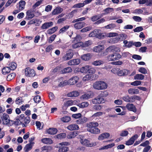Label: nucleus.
Instances as JSON below:
<instances>
[{
  "mask_svg": "<svg viewBox=\"0 0 152 152\" xmlns=\"http://www.w3.org/2000/svg\"><path fill=\"white\" fill-rule=\"evenodd\" d=\"M99 124L96 122H92L86 124V126L88 128L87 130L91 133L98 134L100 132V130L97 127Z\"/></svg>",
  "mask_w": 152,
  "mask_h": 152,
  "instance_id": "f257e3e1",
  "label": "nucleus"
},
{
  "mask_svg": "<svg viewBox=\"0 0 152 152\" xmlns=\"http://www.w3.org/2000/svg\"><path fill=\"white\" fill-rule=\"evenodd\" d=\"M93 88L98 90L104 89L107 88V84L102 81H97L93 85Z\"/></svg>",
  "mask_w": 152,
  "mask_h": 152,
  "instance_id": "f03ea898",
  "label": "nucleus"
},
{
  "mask_svg": "<svg viewBox=\"0 0 152 152\" xmlns=\"http://www.w3.org/2000/svg\"><path fill=\"white\" fill-rule=\"evenodd\" d=\"M122 99L126 102L132 103L135 102V100H140V98L139 96L136 95L129 96L128 95H126L122 97Z\"/></svg>",
  "mask_w": 152,
  "mask_h": 152,
  "instance_id": "7ed1b4c3",
  "label": "nucleus"
},
{
  "mask_svg": "<svg viewBox=\"0 0 152 152\" xmlns=\"http://www.w3.org/2000/svg\"><path fill=\"white\" fill-rule=\"evenodd\" d=\"M59 144L61 145V146L59 147L58 150L59 152H65L69 150L68 148L66 146L70 145L69 143L68 142H63L60 143Z\"/></svg>",
  "mask_w": 152,
  "mask_h": 152,
  "instance_id": "20e7f679",
  "label": "nucleus"
},
{
  "mask_svg": "<svg viewBox=\"0 0 152 152\" xmlns=\"http://www.w3.org/2000/svg\"><path fill=\"white\" fill-rule=\"evenodd\" d=\"M19 120L20 123L22 124H27L30 121L29 117L27 116L25 117L24 114H21L19 116Z\"/></svg>",
  "mask_w": 152,
  "mask_h": 152,
  "instance_id": "39448f33",
  "label": "nucleus"
},
{
  "mask_svg": "<svg viewBox=\"0 0 152 152\" xmlns=\"http://www.w3.org/2000/svg\"><path fill=\"white\" fill-rule=\"evenodd\" d=\"M121 57V55L119 53H114L109 55L107 56V59L109 61H114L119 60Z\"/></svg>",
  "mask_w": 152,
  "mask_h": 152,
  "instance_id": "423d86ee",
  "label": "nucleus"
},
{
  "mask_svg": "<svg viewBox=\"0 0 152 152\" xmlns=\"http://www.w3.org/2000/svg\"><path fill=\"white\" fill-rule=\"evenodd\" d=\"M25 74L27 77H33L35 75L34 70L29 67H27L25 69Z\"/></svg>",
  "mask_w": 152,
  "mask_h": 152,
  "instance_id": "0eeeda50",
  "label": "nucleus"
},
{
  "mask_svg": "<svg viewBox=\"0 0 152 152\" xmlns=\"http://www.w3.org/2000/svg\"><path fill=\"white\" fill-rule=\"evenodd\" d=\"M80 142L83 145L87 147H92L96 145L95 143H90L89 141L86 139H81Z\"/></svg>",
  "mask_w": 152,
  "mask_h": 152,
  "instance_id": "6e6552de",
  "label": "nucleus"
},
{
  "mask_svg": "<svg viewBox=\"0 0 152 152\" xmlns=\"http://www.w3.org/2000/svg\"><path fill=\"white\" fill-rule=\"evenodd\" d=\"M1 118L4 124H9L10 122L9 117L8 115L6 113H4Z\"/></svg>",
  "mask_w": 152,
  "mask_h": 152,
  "instance_id": "1a4fd4ad",
  "label": "nucleus"
},
{
  "mask_svg": "<svg viewBox=\"0 0 152 152\" xmlns=\"http://www.w3.org/2000/svg\"><path fill=\"white\" fill-rule=\"evenodd\" d=\"M93 96V93L89 91L85 93L80 97V99L83 100H86L91 98Z\"/></svg>",
  "mask_w": 152,
  "mask_h": 152,
  "instance_id": "9d476101",
  "label": "nucleus"
},
{
  "mask_svg": "<svg viewBox=\"0 0 152 152\" xmlns=\"http://www.w3.org/2000/svg\"><path fill=\"white\" fill-rule=\"evenodd\" d=\"M92 102L94 104H101L104 103V101L103 98L99 96L92 99Z\"/></svg>",
  "mask_w": 152,
  "mask_h": 152,
  "instance_id": "9b49d317",
  "label": "nucleus"
},
{
  "mask_svg": "<svg viewBox=\"0 0 152 152\" xmlns=\"http://www.w3.org/2000/svg\"><path fill=\"white\" fill-rule=\"evenodd\" d=\"M79 78L77 76H74L70 79L67 81V84L70 85L75 84L78 81Z\"/></svg>",
  "mask_w": 152,
  "mask_h": 152,
  "instance_id": "f8f14e48",
  "label": "nucleus"
},
{
  "mask_svg": "<svg viewBox=\"0 0 152 152\" xmlns=\"http://www.w3.org/2000/svg\"><path fill=\"white\" fill-rule=\"evenodd\" d=\"M138 136L137 134H135L129 140L126 142V145H132L134 142L135 140L138 138Z\"/></svg>",
  "mask_w": 152,
  "mask_h": 152,
  "instance_id": "ddd939ff",
  "label": "nucleus"
},
{
  "mask_svg": "<svg viewBox=\"0 0 152 152\" xmlns=\"http://www.w3.org/2000/svg\"><path fill=\"white\" fill-rule=\"evenodd\" d=\"M126 107L127 109L131 111H132L135 113L137 111V109L135 106L132 104L128 103L126 105Z\"/></svg>",
  "mask_w": 152,
  "mask_h": 152,
  "instance_id": "4468645a",
  "label": "nucleus"
},
{
  "mask_svg": "<svg viewBox=\"0 0 152 152\" xmlns=\"http://www.w3.org/2000/svg\"><path fill=\"white\" fill-rule=\"evenodd\" d=\"M73 56V53L72 52H66L63 57V59L66 61L69 60Z\"/></svg>",
  "mask_w": 152,
  "mask_h": 152,
  "instance_id": "2eb2a0df",
  "label": "nucleus"
},
{
  "mask_svg": "<svg viewBox=\"0 0 152 152\" xmlns=\"http://www.w3.org/2000/svg\"><path fill=\"white\" fill-rule=\"evenodd\" d=\"M87 119L84 117H81L76 121V122L78 124H82L86 122Z\"/></svg>",
  "mask_w": 152,
  "mask_h": 152,
  "instance_id": "dca6fc26",
  "label": "nucleus"
},
{
  "mask_svg": "<svg viewBox=\"0 0 152 152\" xmlns=\"http://www.w3.org/2000/svg\"><path fill=\"white\" fill-rule=\"evenodd\" d=\"M80 63V60L77 58L70 60L68 62V64L69 65H78Z\"/></svg>",
  "mask_w": 152,
  "mask_h": 152,
  "instance_id": "f3484780",
  "label": "nucleus"
},
{
  "mask_svg": "<svg viewBox=\"0 0 152 152\" xmlns=\"http://www.w3.org/2000/svg\"><path fill=\"white\" fill-rule=\"evenodd\" d=\"M53 23L52 22H46L42 24L41 26V28L42 29H46L49 27L52 26Z\"/></svg>",
  "mask_w": 152,
  "mask_h": 152,
  "instance_id": "a211bd4d",
  "label": "nucleus"
},
{
  "mask_svg": "<svg viewBox=\"0 0 152 152\" xmlns=\"http://www.w3.org/2000/svg\"><path fill=\"white\" fill-rule=\"evenodd\" d=\"M85 23L83 22H78L75 23L74 26L76 29H80L85 26Z\"/></svg>",
  "mask_w": 152,
  "mask_h": 152,
  "instance_id": "6ab92c4d",
  "label": "nucleus"
},
{
  "mask_svg": "<svg viewBox=\"0 0 152 152\" xmlns=\"http://www.w3.org/2000/svg\"><path fill=\"white\" fill-rule=\"evenodd\" d=\"M96 37L99 39H103L104 37V35L102 33L101 31L99 29H96Z\"/></svg>",
  "mask_w": 152,
  "mask_h": 152,
  "instance_id": "aec40b11",
  "label": "nucleus"
},
{
  "mask_svg": "<svg viewBox=\"0 0 152 152\" xmlns=\"http://www.w3.org/2000/svg\"><path fill=\"white\" fill-rule=\"evenodd\" d=\"M67 128L70 130H78L79 129V127L78 125L73 124H71L67 127Z\"/></svg>",
  "mask_w": 152,
  "mask_h": 152,
  "instance_id": "412c9836",
  "label": "nucleus"
},
{
  "mask_svg": "<svg viewBox=\"0 0 152 152\" xmlns=\"http://www.w3.org/2000/svg\"><path fill=\"white\" fill-rule=\"evenodd\" d=\"M104 47L103 45H99L93 48V50L96 52H99L104 49Z\"/></svg>",
  "mask_w": 152,
  "mask_h": 152,
  "instance_id": "4be33fe9",
  "label": "nucleus"
},
{
  "mask_svg": "<svg viewBox=\"0 0 152 152\" xmlns=\"http://www.w3.org/2000/svg\"><path fill=\"white\" fill-rule=\"evenodd\" d=\"M63 10L62 8L59 7H57L53 10L52 14L53 15H57L61 13Z\"/></svg>",
  "mask_w": 152,
  "mask_h": 152,
  "instance_id": "5701e85b",
  "label": "nucleus"
},
{
  "mask_svg": "<svg viewBox=\"0 0 152 152\" xmlns=\"http://www.w3.org/2000/svg\"><path fill=\"white\" fill-rule=\"evenodd\" d=\"M78 134V132L77 131L71 132L67 135V137L68 139H71L75 137Z\"/></svg>",
  "mask_w": 152,
  "mask_h": 152,
  "instance_id": "b1692460",
  "label": "nucleus"
},
{
  "mask_svg": "<svg viewBox=\"0 0 152 152\" xmlns=\"http://www.w3.org/2000/svg\"><path fill=\"white\" fill-rule=\"evenodd\" d=\"M110 135V134L108 133H104L99 136L98 139L99 140H102L108 137Z\"/></svg>",
  "mask_w": 152,
  "mask_h": 152,
  "instance_id": "393cba45",
  "label": "nucleus"
},
{
  "mask_svg": "<svg viewBox=\"0 0 152 152\" xmlns=\"http://www.w3.org/2000/svg\"><path fill=\"white\" fill-rule=\"evenodd\" d=\"M26 19L28 20H29L33 18L34 15L31 10H29L26 12Z\"/></svg>",
  "mask_w": 152,
  "mask_h": 152,
  "instance_id": "a878e982",
  "label": "nucleus"
},
{
  "mask_svg": "<svg viewBox=\"0 0 152 152\" xmlns=\"http://www.w3.org/2000/svg\"><path fill=\"white\" fill-rule=\"evenodd\" d=\"M133 41L128 42L126 40H124L123 43L124 44V47H126L128 48H131L133 45Z\"/></svg>",
  "mask_w": 152,
  "mask_h": 152,
  "instance_id": "bb28decb",
  "label": "nucleus"
},
{
  "mask_svg": "<svg viewBox=\"0 0 152 152\" xmlns=\"http://www.w3.org/2000/svg\"><path fill=\"white\" fill-rule=\"evenodd\" d=\"M41 141L43 143L47 144H50L53 142L51 139L47 138L42 139Z\"/></svg>",
  "mask_w": 152,
  "mask_h": 152,
  "instance_id": "cd10ccee",
  "label": "nucleus"
},
{
  "mask_svg": "<svg viewBox=\"0 0 152 152\" xmlns=\"http://www.w3.org/2000/svg\"><path fill=\"white\" fill-rule=\"evenodd\" d=\"M128 92L131 94H137L139 93V91L137 89L130 88L128 90Z\"/></svg>",
  "mask_w": 152,
  "mask_h": 152,
  "instance_id": "c85d7f7f",
  "label": "nucleus"
},
{
  "mask_svg": "<svg viewBox=\"0 0 152 152\" xmlns=\"http://www.w3.org/2000/svg\"><path fill=\"white\" fill-rule=\"evenodd\" d=\"M47 132L50 134H55L57 132V129L53 128H50L47 131Z\"/></svg>",
  "mask_w": 152,
  "mask_h": 152,
  "instance_id": "c756f323",
  "label": "nucleus"
},
{
  "mask_svg": "<svg viewBox=\"0 0 152 152\" xmlns=\"http://www.w3.org/2000/svg\"><path fill=\"white\" fill-rule=\"evenodd\" d=\"M10 69L9 67L3 68L2 70V73L4 75H6L10 72Z\"/></svg>",
  "mask_w": 152,
  "mask_h": 152,
  "instance_id": "7c9ffc66",
  "label": "nucleus"
},
{
  "mask_svg": "<svg viewBox=\"0 0 152 152\" xmlns=\"http://www.w3.org/2000/svg\"><path fill=\"white\" fill-rule=\"evenodd\" d=\"M144 76L141 74H137L134 77L135 80H142L144 78Z\"/></svg>",
  "mask_w": 152,
  "mask_h": 152,
  "instance_id": "2f4dec72",
  "label": "nucleus"
},
{
  "mask_svg": "<svg viewBox=\"0 0 152 152\" xmlns=\"http://www.w3.org/2000/svg\"><path fill=\"white\" fill-rule=\"evenodd\" d=\"M102 17V16L99 14L95 15L91 18V20L92 22H94L101 18Z\"/></svg>",
  "mask_w": 152,
  "mask_h": 152,
  "instance_id": "473e14b6",
  "label": "nucleus"
},
{
  "mask_svg": "<svg viewBox=\"0 0 152 152\" xmlns=\"http://www.w3.org/2000/svg\"><path fill=\"white\" fill-rule=\"evenodd\" d=\"M77 11V9H75L69 13L66 16V17L68 18L69 19L72 18L74 14H75Z\"/></svg>",
  "mask_w": 152,
  "mask_h": 152,
  "instance_id": "72a5a7b5",
  "label": "nucleus"
},
{
  "mask_svg": "<svg viewBox=\"0 0 152 152\" xmlns=\"http://www.w3.org/2000/svg\"><path fill=\"white\" fill-rule=\"evenodd\" d=\"M104 62L101 60H97L92 63V64L94 66H99L103 64Z\"/></svg>",
  "mask_w": 152,
  "mask_h": 152,
  "instance_id": "f704fd0d",
  "label": "nucleus"
},
{
  "mask_svg": "<svg viewBox=\"0 0 152 152\" xmlns=\"http://www.w3.org/2000/svg\"><path fill=\"white\" fill-rule=\"evenodd\" d=\"M72 68L69 67H66L64 68L62 70L61 72L63 73H68L72 72Z\"/></svg>",
  "mask_w": 152,
  "mask_h": 152,
  "instance_id": "c9c22d12",
  "label": "nucleus"
},
{
  "mask_svg": "<svg viewBox=\"0 0 152 152\" xmlns=\"http://www.w3.org/2000/svg\"><path fill=\"white\" fill-rule=\"evenodd\" d=\"M82 59L85 61H87L90 58V53L84 54L81 56Z\"/></svg>",
  "mask_w": 152,
  "mask_h": 152,
  "instance_id": "e433bc0d",
  "label": "nucleus"
},
{
  "mask_svg": "<svg viewBox=\"0 0 152 152\" xmlns=\"http://www.w3.org/2000/svg\"><path fill=\"white\" fill-rule=\"evenodd\" d=\"M89 105L88 103L87 102H83L81 104H79L77 105L80 108H83L87 107Z\"/></svg>",
  "mask_w": 152,
  "mask_h": 152,
  "instance_id": "4c0bfd02",
  "label": "nucleus"
},
{
  "mask_svg": "<svg viewBox=\"0 0 152 152\" xmlns=\"http://www.w3.org/2000/svg\"><path fill=\"white\" fill-rule=\"evenodd\" d=\"M92 44V41L89 40L85 41L84 42H83L82 45V47H86L89 46Z\"/></svg>",
  "mask_w": 152,
  "mask_h": 152,
  "instance_id": "58836bf2",
  "label": "nucleus"
},
{
  "mask_svg": "<svg viewBox=\"0 0 152 152\" xmlns=\"http://www.w3.org/2000/svg\"><path fill=\"white\" fill-rule=\"evenodd\" d=\"M114 11L113 9L111 8H107L103 10V11L104 12V15H107L110 13L113 12Z\"/></svg>",
  "mask_w": 152,
  "mask_h": 152,
  "instance_id": "ea45409f",
  "label": "nucleus"
},
{
  "mask_svg": "<svg viewBox=\"0 0 152 152\" xmlns=\"http://www.w3.org/2000/svg\"><path fill=\"white\" fill-rule=\"evenodd\" d=\"M88 65H86L81 68L80 71L82 73H86L88 72Z\"/></svg>",
  "mask_w": 152,
  "mask_h": 152,
  "instance_id": "a19ab883",
  "label": "nucleus"
},
{
  "mask_svg": "<svg viewBox=\"0 0 152 152\" xmlns=\"http://www.w3.org/2000/svg\"><path fill=\"white\" fill-rule=\"evenodd\" d=\"M82 45H83V42H77V43L75 42V44L73 45L72 47L74 48H76L80 47H82Z\"/></svg>",
  "mask_w": 152,
  "mask_h": 152,
  "instance_id": "79ce46f5",
  "label": "nucleus"
},
{
  "mask_svg": "<svg viewBox=\"0 0 152 152\" xmlns=\"http://www.w3.org/2000/svg\"><path fill=\"white\" fill-rule=\"evenodd\" d=\"M16 74L15 73H12L9 74L7 76V80L10 81L13 79L15 76Z\"/></svg>",
  "mask_w": 152,
  "mask_h": 152,
  "instance_id": "37998d69",
  "label": "nucleus"
},
{
  "mask_svg": "<svg viewBox=\"0 0 152 152\" xmlns=\"http://www.w3.org/2000/svg\"><path fill=\"white\" fill-rule=\"evenodd\" d=\"M26 3L24 1L21 0L19 2V7L20 9L23 10L24 8Z\"/></svg>",
  "mask_w": 152,
  "mask_h": 152,
  "instance_id": "c03bdc74",
  "label": "nucleus"
},
{
  "mask_svg": "<svg viewBox=\"0 0 152 152\" xmlns=\"http://www.w3.org/2000/svg\"><path fill=\"white\" fill-rule=\"evenodd\" d=\"M69 27V26L66 25L61 29L59 32L60 34L63 33L64 32H65L66 31H67Z\"/></svg>",
  "mask_w": 152,
  "mask_h": 152,
  "instance_id": "a18cd8bd",
  "label": "nucleus"
},
{
  "mask_svg": "<svg viewBox=\"0 0 152 152\" xmlns=\"http://www.w3.org/2000/svg\"><path fill=\"white\" fill-rule=\"evenodd\" d=\"M116 25L114 23H111L104 26V28L106 29H113L115 28Z\"/></svg>",
  "mask_w": 152,
  "mask_h": 152,
  "instance_id": "49530a36",
  "label": "nucleus"
},
{
  "mask_svg": "<svg viewBox=\"0 0 152 152\" xmlns=\"http://www.w3.org/2000/svg\"><path fill=\"white\" fill-rule=\"evenodd\" d=\"M115 145L114 143H111L103 147L101 149V150H103L110 148L114 146Z\"/></svg>",
  "mask_w": 152,
  "mask_h": 152,
  "instance_id": "de8ad7c7",
  "label": "nucleus"
},
{
  "mask_svg": "<svg viewBox=\"0 0 152 152\" xmlns=\"http://www.w3.org/2000/svg\"><path fill=\"white\" fill-rule=\"evenodd\" d=\"M129 134L128 132L126 130H122L120 134V135L121 137H126Z\"/></svg>",
  "mask_w": 152,
  "mask_h": 152,
  "instance_id": "09e8293b",
  "label": "nucleus"
},
{
  "mask_svg": "<svg viewBox=\"0 0 152 152\" xmlns=\"http://www.w3.org/2000/svg\"><path fill=\"white\" fill-rule=\"evenodd\" d=\"M71 120V118L68 116H65L61 118V120L64 122H68Z\"/></svg>",
  "mask_w": 152,
  "mask_h": 152,
  "instance_id": "8fccbe9b",
  "label": "nucleus"
},
{
  "mask_svg": "<svg viewBox=\"0 0 152 152\" xmlns=\"http://www.w3.org/2000/svg\"><path fill=\"white\" fill-rule=\"evenodd\" d=\"M58 27L57 26H55L53 27L51 29H50L48 30V33L50 34H51L54 32H55L58 29Z\"/></svg>",
  "mask_w": 152,
  "mask_h": 152,
  "instance_id": "3c124183",
  "label": "nucleus"
},
{
  "mask_svg": "<svg viewBox=\"0 0 152 152\" xmlns=\"http://www.w3.org/2000/svg\"><path fill=\"white\" fill-rule=\"evenodd\" d=\"M17 67V64L15 62H12L10 64V70H15Z\"/></svg>",
  "mask_w": 152,
  "mask_h": 152,
  "instance_id": "603ef678",
  "label": "nucleus"
},
{
  "mask_svg": "<svg viewBox=\"0 0 152 152\" xmlns=\"http://www.w3.org/2000/svg\"><path fill=\"white\" fill-rule=\"evenodd\" d=\"M23 101L21 97H19L17 98L15 101V102L16 104H20L23 103Z\"/></svg>",
  "mask_w": 152,
  "mask_h": 152,
  "instance_id": "864d4df0",
  "label": "nucleus"
},
{
  "mask_svg": "<svg viewBox=\"0 0 152 152\" xmlns=\"http://www.w3.org/2000/svg\"><path fill=\"white\" fill-rule=\"evenodd\" d=\"M66 134L65 133H60L56 135V137L59 139L64 138L66 136Z\"/></svg>",
  "mask_w": 152,
  "mask_h": 152,
  "instance_id": "5fc2aeb1",
  "label": "nucleus"
},
{
  "mask_svg": "<svg viewBox=\"0 0 152 152\" xmlns=\"http://www.w3.org/2000/svg\"><path fill=\"white\" fill-rule=\"evenodd\" d=\"M102 108L101 105H94L92 108L93 110L95 111L100 110Z\"/></svg>",
  "mask_w": 152,
  "mask_h": 152,
  "instance_id": "6e6d98bb",
  "label": "nucleus"
},
{
  "mask_svg": "<svg viewBox=\"0 0 152 152\" xmlns=\"http://www.w3.org/2000/svg\"><path fill=\"white\" fill-rule=\"evenodd\" d=\"M85 5L84 3H79L75 4L72 7L73 8H79L83 7Z\"/></svg>",
  "mask_w": 152,
  "mask_h": 152,
  "instance_id": "4d7b16f0",
  "label": "nucleus"
},
{
  "mask_svg": "<svg viewBox=\"0 0 152 152\" xmlns=\"http://www.w3.org/2000/svg\"><path fill=\"white\" fill-rule=\"evenodd\" d=\"M32 145L31 144H28L26 145L24 148V150L25 152H28L32 148Z\"/></svg>",
  "mask_w": 152,
  "mask_h": 152,
  "instance_id": "13d9d810",
  "label": "nucleus"
},
{
  "mask_svg": "<svg viewBox=\"0 0 152 152\" xmlns=\"http://www.w3.org/2000/svg\"><path fill=\"white\" fill-rule=\"evenodd\" d=\"M74 104V102L72 100H69L66 102L65 103V105L66 106H71Z\"/></svg>",
  "mask_w": 152,
  "mask_h": 152,
  "instance_id": "bf43d9fd",
  "label": "nucleus"
},
{
  "mask_svg": "<svg viewBox=\"0 0 152 152\" xmlns=\"http://www.w3.org/2000/svg\"><path fill=\"white\" fill-rule=\"evenodd\" d=\"M138 71L140 73L145 74L147 73V70L144 67H140Z\"/></svg>",
  "mask_w": 152,
  "mask_h": 152,
  "instance_id": "052dcab7",
  "label": "nucleus"
},
{
  "mask_svg": "<svg viewBox=\"0 0 152 152\" xmlns=\"http://www.w3.org/2000/svg\"><path fill=\"white\" fill-rule=\"evenodd\" d=\"M141 82L140 81L136 80L131 83V85L134 86H137L141 84Z\"/></svg>",
  "mask_w": 152,
  "mask_h": 152,
  "instance_id": "680f3d73",
  "label": "nucleus"
},
{
  "mask_svg": "<svg viewBox=\"0 0 152 152\" xmlns=\"http://www.w3.org/2000/svg\"><path fill=\"white\" fill-rule=\"evenodd\" d=\"M91 75H87L85 76L83 78V81H86L91 80Z\"/></svg>",
  "mask_w": 152,
  "mask_h": 152,
  "instance_id": "e2e57ef3",
  "label": "nucleus"
},
{
  "mask_svg": "<svg viewBox=\"0 0 152 152\" xmlns=\"http://www.w3.org/2000/svg\"><path fill=\"white\" fill-rule=\"evenodd\" d=\"M41 97L37 95L34 98V100L35 103H39L40 101Z\"/></svg>",
  "mask_w": 152,
  "mask_h": 152,
  "instance_id": "0e129e2a",
  "label": "nucleus"
},
{
  "mask_svg": "<svg viewBox=\"0 0 152 152\" xmlns=\"http://www.w3.org/2000/svg\"><path fill=\"white\" fill-rule=\"evenodd\" d=\"M42 152H50L49 150V146H44L41 148Z\"/></svg>",
  "mask_w": 152,
  "mask_h": 152,
  "instance_id": "69168bd1",
  "label": "nucleus"
},
{
  "mask_svg": "<svg viewBox=\"0 0 152 152\" xmlns=\"http://www.w3.org/2000/svg\"><path fill=\"white\" fill-rule=\"evenodd\" d=\"M103 113L101 112H98L94 113L92 116V117H99L102 115Z\"/></svg>",
  "mask_w": 152,
  "mask_h": 152,
  "instance_id": "338daca9",
  "label": "nucleus"
},
{
  "mask_svg": "<svg viewBox=\"0 0 152 152\" xmlns=\"http://www.w3.org/2000/svg\"><path fill=\"white\" fill-rule=\"evenodd\" d=\"M88 72L90 74L94 73L95 72V69L93 68H91L89 66Z\"/></svg>",
  "mask_w": 152,
  "mask_h": 152,
  "instance_id": "774afa93",
  "label": "nucleus"
}]
</instances>
